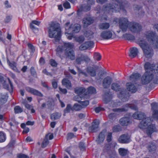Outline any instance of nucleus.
I'll return each instance as SVG.
<instances>
[{
	"label": "nucleus",
	"instance_id": "nucleus-53",
	"mask_svg": "<svg viewBox=\"0 0 158 158\" xmlns=\"http://www.w3.org/2000/svg\"><path fill=\"white\" fill-rule=\"evenodd\" d=\"M79 103L81 104V105L83 106V107L85 108L89 105V102L87 100L83 102H81Z\"/></svg>",
	"mask_w": 158,
	"mask_h": 158
},
{
	"label": "nucleus",
	"instance_id": "nucleus-56",
	"mask_svg": "<svg viewBox=\"0 0 158 158\" xmlns=\"http://www.w3.org/2000/svg\"><path fill=\"white\" fill-rule=\"evenodd\" d=\"M152 109H157L158 108V104L156 102H153L151 104Z\"/></svg>",
	"mask_w": 158,
	"mask_h": 158
},
{
	"label": "nucleus",
	"instance_id": "nucleus-64",
	"mask_svg": "<svg viewBox=\"0 0 158 158\" xmlns=\"http://www.w3.org/2000/svg\"><path fill=\"white\" fill-rule=\"evenodd\" d=\"M74 136V134L72 133H69L67 135V139H69L73 138Z\"/></svg>",
	"mask_w": 158,
	"mask_h": 158
},
{
	"label": "nucleus",
	"instance_id": "nucleus-61",
	"mask_svg": "<svg viewBox=\"0 0 158 158\" xmlns=\"http://www.w3.org/2000/svg\"><path fill=\"white\" fill-rule=\"evenodd\" d=\"M79 147L81 150H83L85 148L84 143L82 142H80L79 144Z\"/></svg>",
	"mask_w": 158,
	"mask_h": 158
},
{
	"label": "nucleus",
	"instance_id": "nucleus-57",
	"mask_svg": "<svg viewBox=\"0 0 158 158\" xmlns=\"http://www.w3.org/2000/svg\"><path fill=\"white\" fill-rule=\"evenodd\" d=\"M112 140V133H109L107 137L106 140L108 142H109L111 141Z\"/></svg>",
	"mask_w": 158,
	"mask_h": 158
},
{
	"label": "nucleus",
	"instance_id": "nucleus-18",
	"mask_svg": "<svg viewBox=\"0 0 158 158\" xmlns=\"http://www.w3.org/2000/svg\"><path fill=\"white\" fill-rule=\"evenodd\" d=\"M130 136L128 134H124L121 135L118 139V141L121 143H128L130 141Z\"/></svg>",
	"mask_w": 158,
	"mask_h": 158
},
{
	"label": "nucleus",
	"instance_id": "nucleus-15",
	"mask_svg": "<svg viewBox=\"0 0 158 158\" xmlns=\"http://www.w3.org/2000/svg\"><path fill=\"white\" fill-rule=\"evenodd\" d=\"M113 111L114 113H111L108 115L109 118L112 120L116 118L117 115L121 114L123 112L127 111V110L126 109H113Z\"/></svg>",
	"mask_w": 158,
	"mask_h": 158
},
{
	"label": "nucleus",
	"instance_id": "nucleus-8",
	"mask_svg": "<svg viewBox=\"0 0 158 158\" xmlns=\"http://www.w3.org/2000/svg\"><path fill=\"white\" fill-rule=\"evenodd\" d=\"M119 27L121 30L117 31L118 33L122 31L123 32L127 31L128 28L129 29L128 21L126 18H121L118 19Z\"/></svg>",
	"mask_w": 158,
	"mask_h": 158
},
{
	"label": "nucleus",
	"instance_id": "nucleus-62",
	"mask_svg": "<svg viewBox=\"0 0 158 158\" xmlns=\"http://www.w3.org/2000/svg\"><path fill=\"white\" fill-rule=\"evenodd\" d=\"M60 91L62 94H65L67 92V90L66 89H62L61 87H59Z\"/></svg>",
	"mask_w": 158,
	"mask_h": 158
},
{
	"label": "nucleus",
	"instance_id": "nucleus-13",
	"mask_svg": "<svg viewBox=\"0 0 158 158\" xmlns=\"http://www.w3.org/2000/svg\"><path fill=\"white\" fill-rule=\"evenodd\" d=\"M85 2H86L88 6H85L84 5H82L81 6V7L78 10V12H81L82 10L85 11H89L90 9V5L94 4L95 3V0H84Z\"/></svg>",
	"mask_w": 158,
	"mask_h": 158
},
{
	"label": "nucleus",
	"instance_id": "nucleus-45",
	"mask_svg": "<svg viewBox=\"0 0 158 158\" xmlns=\"http://www.w3.org/2000/svg\"><path fill=\"white\" fill-rule=\"evenodd\" d=\"M152 117L156 120H158V109L153 110L152 114Z\"/></svg>",
	"mask_w": 158,
	"mask_h": 158
},
{
	"label": "nucleus",
	"instance_id": "nucleus-6",
	"mask_svg": "<svg viewBox=\"0 0 158 158\" xmlns=\"http://www.w3.org/2000/svg\"><path fill=\"white\" fill-rule=\"evenodd\" d=\"M139 44L143 49L144 55L146 57L150 58L153 56L152 50L149 47L148 44L144 40H140L139 42Z\"/></svg>",
	"mask_w": 158,
	"mask_h": 158
},
{
	"label": "nucleus",
	"instance_id": "nucleus-17",
	"mask_svg": "<svg viewBox=\"0 0 158 158\" xmlns=\"http://www.w3.org/2000/svg\"><path fill=\"white\" fill-rule=\"evenodd\" d=\"M99 124V121L98 120H94L92 123V126L89 128V131L91 132H96L97 131Z\"/></svg>",
	"mask_w": 158,
	"mask_h": 158
},
{
	"label": "nucleus",
	"instance_id": "nucleus-52",
	"mask_svg": "<svg viewBox=\"0 0 158 158\" xmlns=\"http://www.w3.org/2000/svg\"><path fill=\"white\" fill-rule=\"evenodd\" d=\"M5 140V137L3 133L0 132V142H2Z\"/></svg>",
	"mask_w": 158,
	"mask_h": 158
},
{
	"label": "nucleus",
	"instance_id": "nucleus-49",
	"mask_svg": "<svg viewBox=\"0 0 158 158\" xmlns=\"http://www.w3.org/2000/svg\"><path fill=\"white\" fill-rule=\"evenodd\" d=\"M40 22L36 20H33L32 21V23L30 24V27L31 29H35V27L34 26L33 24H35L37 26H39L40 24Z\"/></svg>",
	"mask_w": 158,
	"mask_h": 158
},
{
	"label": "nucleus",
	"instance_id": "nucleus-38",
	"mask_svg": "<svg viewBox=\"0 0 158 158\" xmlns=\"http://www.w3.org/2000/svg\"><path fill=\"white\" fill-rule=\"evenodd\" d=\"M148 148L149 152H153L156 150V146L154 143H149Z\"/></svg>",
	"mask_w": 158,
	"mask_h": 158
},
{
	"label": "nucleus",
	"instance_id": "nucleus-34",
	"mask_svg": "<svg viewBox=\"0 0 158 158\" xmlns=\"http://www.w3.org/2000/svg\"><path fill=\"white\" fill-rule=\"evenodd\" d=\"M96 93V89L95 88L92 86H90L87 89V91L86 92L85 94L89 96L88 98H89V94H94Z\"/></svg>",
	"mask_w": 158,
	"mask_h": 158
},
{
	"label": "nucleus",
	"instance_id": "nucleus-30",
	"mask_svg": "<svg viewBox=\"0 0 158 158\" xmlns=\"http://www.w3.org/2000/svg\"><path fill=\"white\" fill-rule=\"evenodd\" d=\"M98 28L100 30H105L108 29L110 27V24L107 22H104L100 23Z\"/></svg>",
	"mask_w": 158,
	"mask_h": 158
},
{
	"label": "nucleus",
	"instance_id": "nucleus-25",
	"mask_svg": "<svg viewBox=\"0 0 158 158\" xmlns=\"http://www.w3.org/2000/svg\"><path fill=\"white\" fill-rule=\"evenodd\" d=\"M75 93L77 95L84 96L85 94V89L83 87H76L74 89Z\"/></svg>",
	"mask_w": 158,
	"mask_h": 158
},
{
	"label": "nucleus",
	"instance_id": "nucleus-16",
	"mask_svg": "<svg viewBox=\"0 0 158 158\" xmlns=\"http://www.w3.org/2000/svg\"><path fill=\"white\" fill-rule=\"evenodd\" d=\"M98 69V67L96 65H94L93 67L89 66L86 69V71L91 76L94 77L96 75V70Z\"/></svg>",
	"mask_w": 158,
	"mask_h": 158
},
{
	"label": "nucleus",
	"instance_id": "nucleus-46",
	"mask_svg": "<svg viewBox=\"0 0 158 158\" xmlns=\"http://www.w3.org/2000/svg\"><path fill=\"white\" fill-rule=\"evenodd\" d=\"M122 105L121 102H111L110 103V106L112 108L117 107Z\"/></svg>",
	"mask_w": 158,
	"mask_h": 158
},
{
	"label": "nucleus",
	"instance_id": "nucleus-9",
	"mask_svg": "<svg viewBox=\"0 0 158 158\" xmlns=\"http://www.w3.org/2000/svg\"><path fill=\"white\" fill-rule=\"evenodd\" d=\"M114 36V33L111 30L103 31L100 34V37L105 40L113 39Z\"/></svg>",
	"mask_w": 158,
	"mask_h": 158
},
{
	"label": "nucleus",
	"instance_id": "nucleus-50",
	"mask_svg": "<svg viewBox=\"0 0 158 158\" xmlns=\"http://www.w3.org/2000/svg\"><path fill=\"white\" fill-rule=\"evenodd\" d=\"M104 74V72L102 71L99 72L95 77V79L97 80H99L103 77Z\"/></svg>",
	"mask_w": 158,
	"mask_h": 158
},
{
	"label": "nucleus",
	"instance_id": "nucleus-12",
	"mask_svg": "<svg viewBox=\"0 0 158 158\" xmlns=\"http://www.w3.org/2000/svg\"><path fill=\"white\" fill-rule=\"evenodd\" d=\"M151 119L149 117H146L143 119L139 125V127L142 129H144L151 124Z\"/></svg>",
	"mask_w": 158,
	"mask_h": 158
},
{
	"label": "nucleus",
	"instance_id": "nucleus-31",
	"mask_svg": "<svg viewBox=\"0 0 158 158\" xmlns=\"http://www.w3.org/2000/svg\"><path fill=\"white\" fill-rule=\"evenodd\" d=\"M105 131H103L100 133L98 138L96 140L98 144H100L103 142L105 139Z\"/></svg>",
	"mask_w": 158,
	"mask_h": 158
},
{
	"label": "nucleus",
	"instance_id": "nucleus-26",
	"mask_svg": "<svg viewBox=\"0 0 158 158\" xmlns=\"http://www.w3.org/2000/svg\"><path fill=\"white\" fill-rule=\"evenodd\" d=\"M120 124L123 126H127L130 123V118L128 117H124L121 118L119 120Z\"/></svg>",
	"mask_w": 158,
	"mask_h": 158
},
{
	"label": "nucleus",
	"instance_id": "nucleus-35",
	"mask_svg": "<svg viewBox=\"0 0 158 158\" xmlns=\"http://www.w3.org/2000/svg\"><path fill=\"white\" fill-rule=\"evenodd\" d=\"M94 32L92 31L88 30L84 33L85 36L88 39H92L94 38Z\"/></svg>",
	"mask_w": 158,
	"mask_h": 158
},
{
	"label": "nucleus",
	"instance_id": "nucleus-5",
	"mask_svg": "<svg viewBox=\"0 0 158 158\" xmlns=\"http://www.w3.org/2000/svg\"><path fill=\"white\" fill-rule=\"evenodd\" d=\"M145 35L150 44L158 48V36L156 33L152 31H148L145 32Z\"/></svg>",
	"mask_w": 158,
	"mask_h": 158
},
{
	"label": "nucleus",
	"instance_id": "nucleus-29",
	"mask_svg": "<svg viewBox=\"0 0 158 158\" xmlns=\"http://www.w3.org/2000/svg\"><path fill=\"white\" fill-rule=\"evenodd\" d=\"M130 53L129 56L132 58L136 57L138 53V51L137 48L135 47L130 48Z\"/></svg>",
	"mask_w": 158,
	"mask_h": 158
},
{
	"label": "nucleus",
	"instance_id": "nucleus-47",
	"mask_svg": "<svg viewBox=\"0 0 158 158\" xmlns=\"http://www.w3.org/2000/svg\"><path fill=\"white\" fill-rule=\"evenodd\" d=\"M61 115V114L60 113H55L51 114V118L52 120H55L59 118Z\"/></svg>",
	"mask_w": 158,
	"mask_h": 158
},
{
	"label": "nucleus",
	"instance_id": "nucleus-22",
	"mask_svg": "<svg viewBox=\"0 0 158 158\" xmlns=\"http://www.w3.org/2000/svg\"><path fill=\"white\" fill-rule=\"evenodd\" d=\"M94 22V19L89 16L85 17L82 20V23L85 27H87L88 25L92 24Z\"/></svg>",
	"mask_w": 158,
	"mask_h": 158
},
{
	"label": "nucleus",
	"instance_id": "nucleus-43",
	"mask_svg": "<svg viewBox=\"0 0 158 158\" xmlns=\"http://www.w3.org/2000/svg\"><path fill=\"white\" fill-rule=\"evenodd\" d=\"M7 63L9 65L10 67L14 70L16 71L17 70V68L16 67V64L15 62H10L9 60H7Z\"/></svg>",
	"mask_w": 158,
	"mask_h": 158
},
{
	"label": "nucleus",
	"instance_id": "nucleus-21",
	"mask_svg": "<svg viewBox=\"0 0 158 158\" xmlns=\"http://www.w3.org/2000/svg\"><path fill=\"white\" fill-rule=\"evenodd\" d=\"M93 42L91 41H88L85 42L81 44L79 47V49L81 51H83L91 47L93 45Z\"/></svg>",
	"mask_w": 158,
	"mask_h": 158
},
{
	"label": "nucleus",
	"instance_id": "nucleus-20",
	"mask_svg": "<svg viewBox=\"0 0 158 158\" xmlns=\"http://www.w3.org/2000/svg\"><path fill=\"white\" fill-rule=\"evenodd\" d=\"M141 104L139 102H134L133 103L126 104L122 109L130 108L131 109H136L141 107Z\"/></svg>",
	"mask_w": 158,
	"mask_h": 158
},
{
	"label": "nucleus",
	"instance_id": "nucleus-2",
	"mask_svg": "<svg viewBox=\"0 0 158 158\" xmlns=\"http://www.w3.org/2000/svg\"><path fill=\"white\" fill-rule=\"evenodd\" d=\"M74 45L72 43H64L61 45H59L56 49V51L62 52L64 50V55L66 59L74 60L75 59V54L74 50L72 49Z\"/></svg>",
	"mask_w": 158,
	"mask_h": 158
},
{
	"label": "nucleus",
	"instance_id": "nucleus-3",
	"mask_svg": "<svg viewBox=\"0 0 158 158\" xmlns=\"http://www.w3.org/2000/svg\"><path fill=\"white\" fill-rule=\"evenodd\" d=\"M49 36L51 38H54V44L59 42L61 35L60 29L59 24L54 22L51 23L48 27Z\"/></svg>",
	"mask_w": 158,
	"mask_h": 158
},
{
	"label": "nucleus",
	"instance_id": "nucleus-19",
	"mask_svg": "<svg viewBox=\"0 0 158 158\" xmlns=\"http://www.w3.org/2000/svg\"><path fill=\"white\" fill-rule=\"evenodd\" d=\"M132 117L135 119L140 120L145 118L146 115L143 112L138 111L133 114Z\"/></svg>",
	"mask_w": 158,
	"mask_h": 158
},
{
	"label": "nucleus",
	"instance_id": "nucleus-51",
	"mask_svg": "<svg viewBox=\"0 0 158 158\" xmlns=\"http://www.w3.org/2000/svg\"><path fill=\"white\" fill-rule=\"evenodd\" d=\"M94 58L95 60L99 61L101 59V56L99 53L95 52L94 54Z\"/></svg>",
	"mask_w": 158,
	"mask_h": 158
},
{
	"label": "nucleus",
	"instance_id": "nucleus-39",
	"mask_svg": "<svg viewBox=\"0 0 158 158\" xmlns=\"http://www.w3.org/2000/svg\"><path fill=\"white\" fill-rule=\"evenodd\" d=\"M80 25L77 24H76L74 25L72 27H71V29H72V31L74 33H77L80 30Z\"/></svg>",
	"mask_w": 158,
	"mask_h": 158
},
{
	"label": "nucleus",
	"instance_id": "nucleus-14",
	"mask_svg": "<svg viewBox=\"0 0 158 158\" xmlns=\"http://www.w3.org/2000/svg\"><path fill=\"white\" fill-rule=\"evenodd\" d=\"M113 81L112 78L110 76L105 77L102 81V86L105 89L109 88Z\"/></svg>",
	"mask_w": 158,
	"mask_h": 158
},
{
	"label": "nucleus",
	"instance_id": "nucleus-41",
	"mask_svg": "<svg viewBox=\"0 0 158 158\" xmlns=\"http://www.w3.org/2000/svg\"><path fill=\"white\" fill-rule=\"evenodd\" d=\"M104 97V101L106 103L110 101L112 98V95L108 93H105Z\"/></svg>",
	"mask_w": 158,
	"mask_h": 158
},
{
	"label": "nucleus",
	"instance_id": "nucleus-27",
	"mask_svg": "<svg viewBox=\"0 0 158 158\" xmlns=\"http://www.w3.org/2000/svg\"><path fill=\"white\" fill-rule=\"evenodd\" d=\"M61 82L62 85L68 89H70L72 87L70 81L67 78L63 79Z\"/></svg>",
	"mask_w": 158,
	"mask_h": 158
},
{
	"label": "nucleus",
	"instance_id": "nucleus-24",
	"mask_svg": "<svg viewBox=\"0 0 158 158\" xmlns=\"http://www.w3.org/2000/svg\"><path fill=\"white\" fill-rule=\"evenodd\" d=\"M26 89L27 92L39 97H42L43 96V94L40 91L31 87H26Z\"/></svg>",
	"mask_w": 158,
	"mask_h": 158
},
{
	"label": "nucleus",
	"instance_id": "nucleus-59",
	"mask_svg": "<svg viewBox=\"0 0 158 158\" xmlns=\"http://www.w3.org/2000/svg\"><path fill=\"white\" fill-rule=\"evenodd\" d=\"M70 24L69 22H67L65 24V28L66 30H71V26H69Z\"/></svg>",
	"mask_w": 158,
	"mask_h": 158
},
{
	"label": "nucleus",
	"instance_id": "nucleus-7",
	"mask_svg": "<svg viewBox=\"0 0 158 158\" xmlns=\"http://www.w3.org/2000/svg\"><path fill=\"white\" fill-rule=\"evenodd\" d=\"M111 89L116 91H119L118 96L119 98L122 99L128 93L126 89L124 88H121L119 85L116 83L112 84Z\"/></svg>",
	"mask_w": 158,
	"mask_h": 158
},
{
	"label": "nucleus",
	"instance_id": "nucleus-32",
	"mask_svg": "<svg viewBox=\"0 0 158 158\" xmlns=\"http://www.w3.org/2000/svg\"><path fill=\"white\" fill-rule=\"evenodd\" d=\"M140 77V75L138 73H133L129 77V80L131 81L135 82L139 79Z\"/></svg>",
	"mask_w": 158,
	"mask_h": 158
},
{
	"label": "nucleus",
	"instance_id": "nucleus-63",
	"mask_svg": "<svg viewBox=\"0 0 158 158\" xmlns=\"http://www.w3.org/2000/svg\"><path fill=\"white\" fill-rule=\"evenodd\" d=\"M110 145L109 144H106L105 147V151H109L110 150Z\"/></svg>",
	"mask_w": 158,
	"mask_h": 158
},
{
	"label": "nucleus",
	"instance_id": "nucleus-60",
	"mask_svg": "<svg viewBox=\"0 0 158 158\" xmlns=\"http://www.w3.org/2000/svg\"><path fill=\"white\" fill-rule=\"evenodd\" d=\"M17 157L19 158H29L28 156L22 154H18L17 156Z\"/></svg>",
	"mask_w": 158,
	"mask_h": 158
},
{
	"label": "nucleus",
	"instance_id": "nucleus-44",
	"mask_svg": "<svg viewBox=\"0 0 158 158\" xmlns=\"http://www.w3.org/2000/svg\"><path fill=\"white\" fill-rule=\"evenodd\" d=\"M118 151L120 155L122 156H126L128 152L127 150L123 148H119Z\"/></svg>",
	"mask_w": 158,
	"mask_h": 158
},
{
	"label": "nucleus",
	"instance_id": "nucleus-1",
	"mask_svg": "<svg viewBox=\"0 0 158 158\" xmlns=\"http://www.w3.org/2000/svg\"><path fill=\"white\" fill-rule=\"evenodd\" d=\"M144 68L146 72L142 77L141 82L143 84H147L152 80L154 76L152 73H158V65L147 62L144 65Z\"/></svg>",
	"mask_w": 158,
	"mask_h": 158
},
{
	"label": "nucleus",
	"instance_id": "nucleus-11",
	"mask_svg": "<svg viewBox=\"0 0 158 158\" xmlns=\"http://www.w3.org/2000/svg\"><path fill=\"white\" fill-rule=\"evenodd\" d=\"M90 61V59L86 54H80L78 55L75 60L76 63L78 64H81L83 61L88 63Z\"/></svg>",
	"mask_w": 158,
	"mask_h": 158
},
{
	"label": "nucleus",
	"instance_id": "nucleus-58",
	"mask_svg": "<svg viewBox=\"0 0 158 158\" xmlns=\"http://www.w3.org/2000/svg\"><path fill=\"white\" fill-rule=\"evenodd\" d=\"M28 46L31 52L33 53L35 51V49L33 46L30 44H28Z\"/></svg>",
	"mask_w": 158,
	"mask_h": 158
},
{
	"label": "nucleus",
	"instance_id": "nucleus-33",
	"mask_svg": "<svg viewBox=\"0 0 158 158\" xmlns=\"http://www.w3.org/2000/svg\"><path fill=\"white\" fill-rule=\"evenodd\" d=\"M122 38L128 40L133 41L135 40L134 36L130 34L125 33L123 34L122 36Z\"/></svg>",
	"mask_w": 158,
	"mask_h": 158
},
{
	"label": "nucleus",
	"instance_id": "nucleus-54",
	"mask_svg": "<svg viewBox=\"0 0 158 158\" xmlns=\"http://www.w3.org/2000/svg\"><path fill=\"white\" fill-rule=\"evenodd\" d=\"M63 6L66 9H69L71 7L70 3L67 1H66L64 3Z\"/></svg>",
	"mask_w": 158,
	"mask_h": 158
},
{
	"label": "nucleus",
	"instance_id": "nucleus-40",
	"mask_svg": "<svg viewBox=\"0 0 158 158\" xmlns=\"http://www.w3.org/2000/svg\"><path fill=\"white\" fill-rule=\"evenodd\" d=\"M49 134L46 135L41 144V147L42 148L45 147L49 143V141L48 139V136Z\"/></svg>",
	"mask_w": 158,
	"mask_h": 158
},
{
	"label": "nucleus",
	"instance_id": "nucleus-42",
	"mask_svg": "<svg viewBox=\"0 0 158 158\" xmlns=\"http://www.w3.org/2000/svg\"><path fill=\"white\" fill-rule=\"evenodd\" d=\"M2 95V97L0 98V104L2 105L6 102L8 96L6 94H3Z\"/></svg>",
	"mask_w": 158,
	"mask_h": 158
},
{
	"label": "nucleus",
	"instance_id": "nucleus-10",
	"mask_svg": "<svg viewBox=\"0 0 158 158\" xmlns=\"http://www.w3.org/2000/svg\"><path fill=\"white\" fill-rule=\"evenodd\" d=\"M129 29L132 32L138 33L142 30L141 25L136 23H129Z\"/></svg>",
	"mask_w": 158,
	"mask_h": 158
},
{
	"label": "nucleus",
	"instance_id": "nucleus-4",
	"mask_svg": "<svg viewBox=\"0 0 158 158\" xmlns=\"http://www.w3.org/2000/svg\"><path fill=\"white\" fill-rule=\"evenodd\" d=\"M124 3L125 4V2H123L122 0H113L112 4H107L103 6V9L109 12H115L119 7L123 6H125Z\"/></svg>",
	"mask_w": 158,
	"mask_h": 158
},
{
	"label": "nucleus",
	"instance_id": "nucleus-55",
	"mask_svg": "<svg viewBox=\"0 0 158 158\" xmlns=\"http://www.w3.org/2000/svg\"><path fill=\"white\" fill-rule=\"evenodd\" d=\"M50 64L52 66L56 67L57 65V63L54 60L51 59L50 61Z\"/></svg>",
	"mask_w": 158,
	"mask_h": 158
},
{
	"label": "nucleus",
	"instance_id": "nucleus-48",
	"mask_svg": "<svg viewBox=\"0 0 158 158\" xmlns=\"http://www.w3.org/2000/svg\"><path fill=\"white\" fill-rule=\"evenodd\" d=\"M76 41L80 44L82 43L85 40V38L83 35H81L76 38Z\"/></svg>",
	"mask_w": 158,
	"mask_h": 158
},
{
	"label": "nucleus",
	"instance_id": "nucleus-28",
	"mask_svg": "<svg viewBox=\"0 0 158 158\" xmlns=\"http://www.w3.org/2000/svg\"><path fill=\"white\" fill-rule=\"evenodd\" d=\"M149 126H150L146 130V133L148 135H150L153 132L157 131V129L155 125L152 124L151 125L150 124Z\"/></svg>",
	"mask_w": 158,
	"mask_h": 158
},
{
	"label": "nucleus",
	"instance_id": "nucleus-37",
	"mask_svg": "<svg viewBox=\"0 0 158 158\" xmlns=\"http://www.w3.org/2000/svg\"><path fill=\"white\" fill-rule=\"evenodd\" d=\"M88 97L89 96H87L86 94L84 96L77 95L74 97L73 99L75 101H77L78 102L80 103L81 102L80 101L81 99V98H83L84 99H87Z\"/></svg>",
	"mask_w": 158,
	"mask_h": 158
},
{
	"label": "nucleus",
	"instance_id": "nucleus-23",
	"mask_svg": "<svg viewBox=\"0 0 158 158\" xmlns=\"http://www.w3.org/2000/svg\"><path fill=\"white\" fill-rule=\"evenodd\" d=\"M126 86L127 90L131 93H135L137 90V88L134 84L131 82L127 83Z\"/></svg>",
	"mask_w": 158,
	"mask_h": 158
},
{
	"label": "nucleus",
	"instance_id": "nucleus-36",
	"mask_svg": "<svg viewBox=\"0 0 158 158\" xmlns=\"http://www.w3.org/2000/svg\"><path fill=\"white\" fill-rule=\"evenodd\" d=\"M8 81H9V82L10 85V88H9V87L8 85L5 83V82L4 83H3V86L5 89H7V90H9L10 93H11L13 91V86L12 83L11 82L10 79L9 78Z\"/></svg>",
	"mask_w": 158,
	"mask_h": 158
}]
</instances>
